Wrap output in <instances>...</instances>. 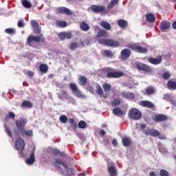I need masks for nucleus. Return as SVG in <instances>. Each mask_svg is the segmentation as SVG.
Returning <instances> with one entry per match:
<instances>
[{
	"instance_id": "obj_1",
	"label": "nucleus",
	"mask_w": 176,
	"mask_h": 176,
	"mask_svg": "<svg viewBox=\"0 0 176 176\" xmlns=\"http://www.w3.org/2000/svg\"><path fill=\"white\" fill-rule=\"evenodd\" d=\"M28 123V119L25 118H21L19 120H16L15 121V126L17 130L14 131V133L18 136L20 137H32L34 134V131L32 129L25 130V124Z\"/></svg>"
},
{
	"instance_id": "obj_2",
	"label": "nucleus",
	"mask_w": 176,
	"mask_h": 176,
	"mask_svg": "<svg viewBox=\"0 0 176 176\" xmlns=\"http://www.w3.org/2000/svg\"><path fill=\"white\" fill-rule=\"evenodd\" d=\"M54 166L56 170L63 175L72 176L74 175V169L68 168L67 164L60 158L55 160Z\"/></svg>"
},
{
	"instance_id": "obj_3",
	"label": "nucleus",
	"mask_w": 176,
	"mask_h": 176,
	"mask_svg": "<svg viewBox=\"0 0 176 176\" xmlns=\"http://www.w3.org/2000/svg\"><path fill=\"white\" fill-rule=\"evenodd\" d=\"M101 73L106 75V78L110 79H117L118 78H122L124 73L123 72L116 71L113 68L104 67L101 69Z\"/></svg>"
},
{
	"instance_id": "obj_4",
	"label": "nucleus",
	"mask_w": 176,
	"mask_h": 176,
	"mask_svg": "<svg viewBox=\"0 0 176 176\" xmlns=\"http://www.w3.org/2000/svg\"><path fill=\"white\" fill-rule=\"evenodd\" d=\"M98 43L100 45H105V46H109V47H119L120 43L118 41H115L111 38H102L98 41Z\"/></svg>"
},
{
	"instance_id": "obj_5",
	"label": "nucleus",
	"mask_w": 176,
	"mask_h": 176,
	"mask_svg": "<svg viewBox=\"0 0 176 176\" xmlns=\"http://www.w3.org/2000/svg\"><path fill=\"white\" fill-rule=\"evenodd\" d=\"M46 40L43 37V34H40L39 36H29L27 38V44L29 46H32V43L36 42V43H39V42L44 43Z\"/></svg>"
},
{
	"instance_id": "obj_6",
	"label": "nucleus",
	"mask_w": 176,
	"mask_h": 176,
	"mask_svg": "<svg viewBox=\"0 0 176 176\" xmlns=\"http://www.w3.org/2000/svg\"><path fill=\"white\" fill-rule=\"evenodd\" d=\"M146 135H151V137H158L159 140H166V135L160 134V132L157 129H147L144 131Z\"/></svg>"
},
{
	"instance_id": "obj_7",
	"label": "nucleus",
	"mask_w": 176,
	"mask_h": 176,
	"mask_svg": "<svg viewBox=\"0 0 176 176\" xmlns=\"http://www.w3.org/2000/svg\"><path fill=\"white\" fill-rule=\"evenodd\" d=\"M126 47H129L131 50L136 52L137 53H148V50L144 47L140 46L137 43L127 44Z\"/></svg>"
},
{
	"instance_id": "obj_8",
	"label": "nucleus",
	"mask_w": 176,
	"mask_h": 176,
	"mask_svg": "<svg viewBox=\"0 0 176 176\" xmlns=\"http://www.w3.org/2000/svg\"><path fill=\"white\" fill-rule=\"evenodd\" d=\"M135 67L138 71H142L146 74H151L152 72V67L151 66L141 62H136Z\"/></svg>"
},
{
	"instance_id": "obj_9",
	"label": "nucleus",
	"mask_w": 176,
	"mask_h": 176,
	"mask_svg": "<svg viewBox=\"0 0 176 176\" xmlns=\"http://www.w3.org/2000/svg\"><path fill=\"white\" fill-rule=\"evenodd\" d=\"M129 118L133 119V120H139V119L142 116L141 111L137 109H131L129 113Z\"/></svg>"
},
{
	"instance_id": "obj_10",
	"label": "nucleus",
	"mask_w": 176,
	"mask_h": 176,
	"mask_svg": "<svg viewBox=\"0 0 176 176\" xmlns=\"http://www.w3.org/2000/svg\"><path fill=\"white\" fill-rule=\"evenodd\" d=\"M24 148H25V142L21 138H18L15 140V149L16 151H20L21 155H23V152L24 151Z\"/></svg>"
},
{
	"instance_id": "obj_11",
	"label": "nucleus",
	"mask_w": 176,
	"mask_h": 176,
	"mask_svg": "<svg viewBox=\"0 0 176 176\" xmlns=\"http://www.w3.org/2000/svg\"><path fill=\"white\" fill-rule=\"evenodd\" d=\"M69 86L70 90H72V93L74 94V96H76V97L80 98L83 96V95H82V92L80 90H79V88H78V85H76V84L71 82Z\"/></svg>"
},
{
	"instance_id": "obj_12",
	"label": "nucleus",
	"mask_w": 176,
	"mask_h": 176,
	"mask_svg": "<svg viewBox=\"0 0 176 176\" xmlns=\"http://www.w3.org/2000/svg\"><path fill=\"white\" fill-rule=\"evenodd\" d=\"M139 105L143 107L144 108H148L149 109H155V104L149 100H141L139 102Z\"/></svg>"
},
{
	"instance_id": "obj_13",
	"label": "nucleus",
	"mask_w": 176,
	"mask_h": 176,
	"mask_svg": "<svg viewBox=\"0 0 176 176\" xmlns=\"http://www.w3.org/2000/svg\"><path fill=\"white\" fill-rule=\"evenodd\" d=\"M155 123H162V122H167L168 120V116L164 114H157L153 118Z\"/></svg>"
},
{
	"instance_id": "obj_14",
	"label": "nucleus",
	"mask_w": 176,
	"mask_h": 176,
	"mask_svg": "<svg viewBox=\"0 0 176 176\" xmlns=\"http://www.w3.org/2000/svg\"><path fill=\"white\" fill-rule=\"evenodd\" d=\"M56 14H67V16H71V14H72L71 10L65 7H60L56 8Z\"/></svg>"
},
{
	"instance_id": "obj_15",
	"label": "nucleus",
	"mask_w": 176,
	"mask_h": 176,
	"mask_svg": "<svg viewBox=\"0 0 176 176\" xmlns=\"http://www.w3.org/2000/svg\"><path fill=\"white\" fill-rule=\"evenodd\" d=\"M60 41H65V39H72V33L69 32H62L58 34Z\"/></svg>"
},
{
	"instance_id": "obj_16",
	"label": "nucleus",
	"mask_w": 176,
	"mask_h": 176,
	"mask_svg": "<svg viewBox=\"0 0 176 176\" xmlns=\"http://www.w3.org/2000/svg\"><path fill=\"white\" fill-rule=\"evenodd\" d=\"M148 61L151 64H153V65H159L162 61V55H159L156 58L149 57L148 58Z\"/></svg>"
},
{
	"instance_id": "obj_17",
	"label": "nucleus",
	"mask_w": 176,
	"mask_h": 176,
	"mask_svg": "<svg viewBox=\"0 0 176 176\" xmlns=\"http://www.w3.org/2000/svg\"><path fill=\"white\" fill-rule=\"evenodd\" d=\"M31 25L32 27L33 32L34 34H41V27H39V23L36 20L31 21Z\"/></svg>"
},
{
	"instance_id": "obj_18",
	"label": "nucleus",
	"mask_w": 176,
	"mask_h": 176,
	"mask_svg": "<svg viewBox=\"0 0 176 176\" xmlns=\"http://www.w3.org/2000/svg\"><path fill=\"white\" fill-rule=\"evenodd\" d=\"M131 56V51L129 49H124L121 52V58L122 61H126Z\"/></svg>"
},
{
	"instance_id": "obj_19",
	"label": "nucleus",
	"mask_w": 176,
	"mask_h": 176,
	"mask_svg": "<svg viewBox=\"0 0 176 176\" xmlns=\"http://www.w3.org/2000/svg\"><path fill=\"white\" fill-rule=\"evenodd\" d=\"M91 10L94 13H101V12H105V6L92 5L91 6Z\"/></svg>"
},
{
	"instance_id": "obj_20",
	"label": "nucleus",
	"mask_w": 176,
	"mask_h": 176,
	"mask_svg": "<svg viewBox=\"0 0 176 176\" xmlns=\"http://www.w3.org/2000/svg\"><path fill=\"white\" fill-rule=\"evenodd\" d=\"M121 96L122 98H126V100H134L135 98V94L132 92H122L121 93Z\"/></svg>"
},
{
	"instance_id": "obj_21",
	"label": "nucleus",
	"mask_w": 176,
	"mask_h": 176,
	"mask_svg": "<svg viewBox=\"0 0 176 176\" xmlns=\"http://www.w3.org/2000/svg\"><path fill=\"white\" fill-rule=\"evenodd\" d=\"M109 34L107 30L102 29L98 31L97 35L96 36V39H100V38H108Z\"/></svg>"
},
{
	"instance_id": "obj_22",
	"label": "nucleus",
	"mask_w": 176,
	"mask_h": 176,
	"mask_svg": "<svg viewBox=\"0 0 176 176\" xmlns=\"http://www.w3.org/2000/svg\"><path fill=\"white\" fill-rule=\"evenodd\" d=\"M170 25H171V23L168 22V21H164L161 22L160 25V28L162 32H164V30H168Z\"/></svg>"
},
{
	"instance_id": "obj_23",
	"label": "nucleus",
	"mask_w": 176,
	"mask_h": 176,
	"mask_svg": "<svg viewBox=\"0 0 176 176\" xmlns=\"http://www.w3.org/2000/svg\"><path fill=\"white\" fill-rule=\"evenodd\" d=\"M57 96L59 100H68V98L69 97L68 93L66 92L65 90H60V93L57 94Z\"/></svg>"
},
{
	"instance_id": "obj_24",
	"label": "nucleus",
	"mask_w": 176,
	"mask_h": 176,
	"mask_svg": "<svg viewBox=\"0 0 176 176\" xmlns=\"http://www.w3.org/2000/svg\"><path fill=\"white\" fill-rule=\"evenodd\" d=\"M35 162V149H32L31 151V155H30V158H28L27 160H26V163L27 164H34V163Z\"/></svg>"
},
{
	"instance_id": "obj_25",
	"label": "nucleus",
	"mask_w": 176,
	"mask_h": 176,
	"mask_svg": "<svg viewBox=\"0 0 176 176\" xmlns=\"http://www.w3.org/2000/svg\"><path fill=\"white\" fill-rule=\"evenodd\" d=\"M100 25L102 26V28H104V30H107V31H111L112 28L110 23L106 21H102L100 23Z\"/></svg>"
},
{
	"instance_id": "obj_26",
	"label": "nucleus",
	"mask_w": 176,
	"mask_h": 176,
	"mask_svg": "<svg viewBox=\"0 0 176 176\" xmlns=\"http://www.w3.org/2000/svg\"><path fill=\"white\" fill-rule=\"evenodd\" d=\"M167 87L169 90H176V82L169 80L167 82Z\"/></svg>"
},
{
	"instance_id": "obj_27",
	"label": "nucleus",
	"mask_w": 176,
	"mask_h": 176,
	"mask_svg": "<svg viewBox=\"0 0 176 176\" xmlns=\"http://www.w3.org/2000/svg\"><path fill=\"white\" fill-rule=\"evenodd\" d=\"M145 93H146V96H152V95L155 94V93H156V89L153 87H148L145 89Z\"/></svg>"
},
{
	"instance_id": "obj_28",
	"label": "nucleus",
	"mask_w": 176,
	"mask_h": 176,
	"mask_svg": "<svg viewBox=\"0 0 176 176\" xmlns=\"http://www.w3.org/2000/svg\"><path fill=\"white\" fill-rule=\"evenodd\" d=\"M117 24L120 28H126L127 25H129L127 21L124 19L118 20Z\"/></svg>"
},
{
	"instance_id": "obj_29",
	"label": "nucleus",
	"mask_w": 176,
	"mask_h": 176,
	"mask_svg": "<svg viewBox=\"0 0 176 176\" xmlns=\"http://www.w3.org/2000/svg\"><path fill=\"white\" fill-rule=\"evenodd\" d=\"M80 28L82 31H89L90 30V26L85 21L80 23Z\"/></svg>"
},
{
	"instance_id": "obj_30",
	"label": "nucleus",
	"mask_w": 176,
	"mask_h": 176,
	"mask_svg": "<svg viewBox=\"0 0 176 176\" xmlns=\"http://www.w3.org/2000/svg\"><path fill=\"white\" fill-rule=\"evenodd\" d=\"M21 107V108H29L30 109V108H32V102L30 100H24L22 102Z\"/></svg>"
},
{
	"instance_id": "obj_31",
	"label": "nucleus",
	"mask_w": 176,
	"mask_h": 176,
	"mask_svg": "<svg viewBox=\"0 0 176 176\" xmlns=\"http://www.w3.org/2000/svg\"><path fill=\"white\" fill-rule=\"evenodd\" d=\"M113 113L116 115V116H123V115H124L123 110L118 107L113 109Z\"/></svg>"
},
{
	"instance_id": "obj_32",
	"label": "nucleus",
	"mask_w": 176,
	"mask_h": 176,
	"mask_svg": "<svg viewBox=\"0 0 176 176\" xmlns=\"http://www.w3.org/2000/svg\"><path fill=\"white\" fill-rule=\"evenodd\" d=\"M146 20L148 23H155L156 17L153 14H147L146 15Z\"/></svg>"
},
{
	"instance_id": "obj_33",
	"label": "nucleus",
	"mask_w": 176,
	"mask_h": 176,
	"mask_svg": "<svg viewBox=\"0 0 176 176\" xmlns=\"http://www.w3.org/2000/svg\"><path fill=\"white\" fill-rule=\"evenodd\" d=\"M78 83L80 86H86V84L87 83V78L84 76H80L78 78Z\"/></svg>"
},
{
	"instance_id": "obj_34",
	"label": "nucleus",
	"mask_w": 176,
	"mask_h": 176,
	"mask_svg": "<svg viewBox=\"0 0 176 176\" xmlns=\"http://www.w3.org/2000/svg\"><path fill=\"white\" fill-rule=\"evenodd\" d=\"M96 93L100 96V97H103L104 98H107V96L104 95V90L100 85H97L96 87Z\"/></svg>"
},
{
	"instance_id": "obj_35",
	"label": "nucleus",
	"mask_w": 176,
	"mask_h": 176,
	"mask_svg": "<svg viewBox=\"0 0 176 176\" xmlns=\"http://www.w3.org/2000/svg\"><path fill=\"white\" fill-rule=\"evenodd\" d=\"M39 70L43 74H46L49 71V67L46 64H41L39 66Z\"/></svg>"
},
{
	"instance_id": "obj_36",
	"label": "nucleus",
	"mask_w": 176,
	"mask_h": 176,
	"mask_svg": "<svg viewBox=\"0 0 176 176\" xmlns=\"http://www.w3.org/2000/svg\"><path fill=\"white\" fill-rule=\"evenodd\" d=\"M109 174L110 176H117L116 168L115 166H109L108 168Z\"/></svg>"
},
{
	"instance_id": "obj_37",
	"label": "nucleus",
	"mask_w": 176,
	"mask_h": 176,
	"mask_svg": "<svg viewBox=\"0 0 176 176\" xmlns=\"http://www.w3.org/2000/svg\"><path fill=\"white\" fill-rule=\"evenodd\" d=\"M122 144L124 145V146H130V145L131 144V139H130V138H124L122 139Z\"/></svg>"
},
{
	"instance_id": "obj_38",
	"label": "nucleus",
	"mask_w": 176,
	"mask_h": 176,
	"mask_svg": "<svg viewBox=\"0 0 176 176\" xmlns=\"http://www.w3.org/2000/svg\"><path fill=\"white\" fill-rule=\"evenodd\" d=\"M118 3H119V0H111L107 6V9L111 10V9H112L116 5H118Z\"/></svg>"
},
{
	"instance_id": "obj_39",
	"label": "nucleus",
	"mask_w": 176,
	"mask_h": 176,
	"mask_svg": "<svg viewBox=\"0 0 176 176\" xmlns=\"http://www.w3.org/2000/svg\"><path fill=\"white\" fill-rule=\"evenodd\" d=\"M56 25H58V27H60V28H65V27L68 25V23H67V22L65 21H56Z\"/></svg>"
},
{
	"instance_id": "obj_40",
	"label": "nucleus",
	"mask_w": 176,
	"mask_h": 176,
	"mask_svg": "<svg viewBox=\"0 0 176 176\" xmlns=\"http://www.w3.org/2000/svg\"><path fill=\"white\" fill-rule=\"evenodd\" d=\"M91 42V38H85L83 41H81L80 45L82 47H85V46H89Z\"/></svg>"
},
{
	"instance_id": "obj_41",
	"label": "nucleus",
	"mask_w": 176,
	"mask_h": 176,
	"mask_svg": "<svg viewBox=\"0 0 176 176\" xmlns=\"http://www.w3.org/2000/svg\"><path fill=\"white\" fill-rule=\"evenodd\" d=\"M22 5L24 8L26 9H31L32 8V3H31L30 1L28 0H23L22 1Z\"/></svg>"
},
{
	"instance_id": "obj_42",
	"label": "nucleus",
	"mask_w": 176,
	"mask_h": 176,
	"mask_svg": "<svg viewBox=\"0 0 176 176\" xmlns=\"http://www.w3.org/2000/svg\"><path fill=\"white\" fill-rule=\"evenodd\" d=\"M69 122L70 123L72 129H73V130H74V131H76V129L78 127V124H76V123L75 122V120H74V118H69Z\"/></svg>"
},
{
	"instance_id": "obj_43",
	"label": "nucleus",
	"mask_w": 176,
	"mask_h": 176,
	"mask_svg": "<svg viewBox=\"0 0 176 176\" xmlns=\"http://www.w3.org/2000/svg\"><path fill=\"white\" fill-rule=\"evenodd\" d=\"M121 102H122V100H120V99H113L111 102V105L113 106V107H119V105H120Z\"/></svg>"
},
{
	"instance_id": "obj_44",
	"label": "nucleus",
	"mask_w": 176,
	"mask_h": 176,
	"mask_svg": "<svg viewBox=\"0 0 176 176\" xmlns=\"http://www.w3.org/2000/svg\"><path fill=\"white\" fill-rule=\"evenodd\" d=\"M16 118V115L13 112H10L8 113V115L6 116L5 120L6 122H8L9 119H12V120Z\"/></svg>"
},
{
	"instance_id": "obj_45",
	"label": "nucleus",
	"mask_w": 176,
	"mask_h": 176,
	"mask_svg": "<svg viewBox=\"0 0 176 176\" xmlns=\"http://www.w3.org/2000/svg\"><path fill=\"white\" fill-rule=\"evenodd\" d=\"M102 87L104 93H108V91H111V85H109V83H104L102 85Z\"/></svg>"
},
{
	"instance_id": "obj_46",
	"label": "nucleus",
	"mask_w": 176,
	"mask_h": 176,
	"mask_svg": "<svg viewBox=\"0 0 176 176\" xmlns=\"http://www.w3.org/2000/svg\"><path fill=\"white\" fill-rule=\"evenodd\" d=\"M4 32H6V34H8V35H14V34H16V30L14 28H6L4 30Z\"/></svg>"
},
{
	"instance_id": "obj_47",
	"label": "nucleus",
	"mask_w": 176,
	"mask_h": 176,
	"mask_svg": "<svg viewBox=\"0 0 176 176\" xmlns=\"http://www.w3.org/2000/svg\"><path fill=\"white\" fill-rule=\"evenodd\" d=\"M59 120L61 123H63V124H65L67 122H68V117L65 115H62L59 118Z\"/></svg>"
},
{
	"instance_id": "obj_48",
	"label": "nucleus",
	"mask_w": 176,
	"mask_h": 176,
	"mask_svg": "<svg viewBox=\"0 0 176 176\" xmlns=\"http://www.w3.org/2000/svg\"><path fill=\"white\" fill-rule=\"evenodd\" d=\"M78 127L79 129H86V127H87V124L86 123V122L80 120L78 122Z\"/></svg>"
},
{
	"instance_id": "obj_49",
	"label": "nucleus",
	"mask_w": 176,
	"mask_h": 176,
	"mask_svg": "<svg viewBox=\"0 0 176 176\" xmlns=\"http://www.w3.org/2000/svg\"><path fill=\"white\" fill-rule=\"evenodd\" d=\"M162 78H163V79H164V80H168V78H171V74L168 72H165L162 74Z\"/></svg>"
},
{
	"instance_id": "obj_50",
	"label": "nucleus",
	"mask_w": 176,
	"mask_h": 176,
	"mask_svg": "<svg viewBox=\"0 0 176 176\" xmlns=\"http://www.w3.org/2000/svg\"><path fill=\"white\" fill-rule=\"evenodd\" d=\"M160 176H170V173L168 171L166 170L165 169H162L160 171Z\"/></svg>"
},
{
	"instance_id": "obj_51",
	"label": "nucleus",
	"mask_w": 176,
	"mask_h": 176,
	"mask_svg": "<svg viewBox=\"0 0 176 176\" xmlns=\"http://www.w3.org/2000/svg\"><path fill=\"white\" fill-rule=\"evenodd\" d=\"M51 153H52V155H60V156H63V153L60 152V150L57 148L52 149L51 151Z\"/></svg>"
},
{
	"instance_id": "obj_52",
	"label": "nucleus",
	"mask_w": 176,
	"mask_h": 176,
	"mask_svg": "<svg viewBox=\"0 0 176 176\" xmlns=\"http://www.w3.org/2000/svg\"><path fill=\"white\" fill-rule=\"evenodd\" d=\"M5 131L6 133H7L9 137H13V135L12 134V131H10V129H9L8 126L6 125H5Z\"/></svg>"
},
{
	"instance_id": "obj_53",
	"label": "nucleus",
	"mask_w": 176,
	"mask_h": 176,
	"mask_svg": "<svg viewBox=\"0 0 176 176\" xmlns=\"http://www.w3.org/2000/svg\"><path fill=\"white\" fill-rule=\"evenodd\" d=\"M77 47H78V44L76 43L73 42L70 43L71 50H75V49H77Z\"/></svg>"
},
{
	"instance_id": "obj_54",
	"label": "nucleus",
	"mask_w": 176,
	"mask_h": 176,
	"mask_svg": "<svg viewBox=\"0 0 176 176\" xmlns=\"http://www.w3.org/2000/svg\"><path fill=\"white\" fill-rule=\"evenodd\" d=\"M85 89L87 90H88V91H89L90 93H94V89L93 88L92 86H90V85H86L85 86Z\"/></svg>"
},
{
	"instance_id": "obj_55",
	"label": "nucleus",
	"mask_w": 176,
	"mask_h": 176,
	"mask_svg": "<svg viewBox=\"0 0 176 176\" xmlns=\"http://www.w3.org/2000/svg\"><path fill=\"white\" fill-rule=\"evenodd\" d=\"M104 54L106 56H107L108 57H113V54L112 53V52H111L109 50H105L104 51Z\"/></svg>"
},
{
	"instance_id": "obj_56",
	"label": "nucleus",
	"mask_w": 176,
	"mask_h": 176,
	"mask_svg": "<svg viewBox=\"0 0 176 176\" xmlns=\"http://www.w3.org/2000/svg\"><path fill=\"white\" fill-rule=\"evenodd\" d=\"M18 27H19V28H23V27H24V21L23 20L19 21Z\"/></svg>"
},
{
	"instance_id": "obj_57",
	"label": "nucleus",
	"mask_w": 176,
	"mask_h": 176,
	"mask_svg": "<svg viewBox=\"0 0 176 176\" xmlns=\"http://www.w3.org/2000/svg\"><path fill=\"white\" fill-rule=\"evenodd\" d=\"M26 74L28 75V76H29L30 78H32V76H34V72H31V71H28Z\"/></svg>"
},
{
	"instance_id": "obj_58",
	"label": "nucleus",
	"mask_w": 176,
	"mask_h": 176,
	"mask_svg": "<svg viewBox=\"0 0 176 176\" xmlns=\"http://www.w3.org/2000/svg\"><path fill=\"white\" fill-rule=\"evenodd\" d=\"M164 58L166 60H168L169 58H171V54L170 53H168L164 56Z\"/></svg>"
},
{
	"instance_id": "obj_59",
	"label": "nucleus",
	"mask_w": 176,
	"mask_h": 176,
	"mask_svg": "<svg viewBox=\"0 0 176 176\" xmlns=\"http://www.w3.org/2000/svg\"><path fill=\"white\" fill-rule=\"evenodd\" d=\"M112 144L114 146H118V140L116 139H113L112 140Z\"/></svg>"
},
{
	"instance_id": "obj_60",
	"label": "nucleus",
	"mask_w": 176,
	"mask_h": 176,
	"mask_svg": "<svg viewBox=\"0 0 176 176\" xmlns=\"http://www.w3.org/2000/svg\"><path fill=\"white\" fill-rule=\"evenodd\" d=\"M172 27H173V30H176V21H175L173 23Z\"/></svg>"
},
{
	"instance_id": "obj_61",
	"label": "nucleus",
	"mask_w": 176,
	"mask_h": 176,
	"mask_svg": "<svg viewBox=\"0 0 176 176\" xmlns=\"http://www.w3.org/2000/svg\"><path fill=\"white\" fill-rule=\"evenodd\" d=\"M100 133L101 134V135H105V131H104L103 129H101L100 131Z\"/></svg>"
},
{
	"instance_id": "obj_62",
	"label": "nucleus",
	"mask_w": 176,
	"mask_h": 176,
	"mask_svg": "<svg viewBox=\"0 0 176 176\" xmlns=\"http://www.w3.org/2000/svg\"><path fill=\"white\" fill-rule=\"evenodd\" d=\"M149 175L150 176H156V173H155V172H153V171H151L149 173Z\"/></svg>"
},
{
	"instance_id": "obj_63",
	"label": "nucleus",
	"mask_w": 176,
	"mask_h": 176,
	"mask_svg": "<svg viewBox=\"0 0 176 176\" xmlns=\"http://www.w3.org/2000/svg\"><path fill=\"white\" fill-rule=\"evenodd\" d=\"M141 129H142L144 130V129H145L146 127V125L145 124H142L140 126Z\"/></svg>"
},
{
	"instance_id": "obj_64",
	"label": "nucleus",
	"mask_w": 176,
	"mask_h": 176,
	"mask_svg": "<svg viewBox=\"0 0 176 176\" xmlns=\"http://www.w3.org/2000/svg\"><path fill=\"white\" fill-rule=\"evenodd\" d=\"M85 173L83 172V173H81V175H85Z\"/></svg>"
}]
</instances>
